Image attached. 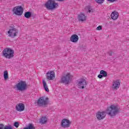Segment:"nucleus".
<instances>
[{
    "label": "nucleus",
    "instance_id": "3",
    "mask_svg": "<svg viewBox=\"0 0 129 129\" xmlns=\"http://www.w3.org/2000/svg\"><path fill=\"white\" fill-rule=\"evenodd\" d=\"M15 51L10 48H7L3 51V56L7 59H11L14 57Z\"/></svg>",
    "mask_w": 129,
    "mask_h": 129
},
{
    "label": "nucleus",
    "instance_id": "18",
    "mask_svg": "<svg viewBox=\"0 0 129 129\" xmlns=\"http://www.w3.org/2000/svg\"><path fill=\"white\" fill-rule=\"evenodd\" d=\"M48 121V118L46 116L42 117L40 120V123L44 124V123H46Z\"/></svg>",
    "mask_w": 129,
    "mask_h": 129
},
{
    "label": "nucleus",
    "instance_id": "24",
    "mask_svg": "<svg viewBox=\"0 0 129 129\" xmlns=\"http://www.w3.org/2000/svg\"><path fill=\"white\" fill-rule=\"evenodd\" d=\"M96 2L97 3V4H103L104 0H96Z\"/></svg>",
    "mask_w": 129,
    "mask_h": 129
},
{
    "label": "nucleus",
    "instance_id": "23",
    "mask_svg": "<svg viewBox=\"0 0 129 129\" xmlns=\"http://www.w3.org/2000/svg\"><path fill=\"white\" fill-rule=\"evenodd\" d=\"M87 8L88 10V13H93L94 12V10L91 6H88Z\"/></svg>",
    "mask_w": 129,
    "mask_h": 129
},
{
    "label": "nucleus",
    "instance_id": "7",
    "mask_svg": "<svg viewBox=\"0 0 129 129\" xmlns=\"http://www.w3.org/2000/svg\"><path fill=\"white\" fill-rule=\"evenodd\" d=\"M24 12V9L22 6H17L13 9V12L17 16H22Z\"/></svg>",
    "mask_w": 129,
    "mask_h": 129
},
{
    "label": "nucleus",
    "instance_id": "2",
    "mask_svg": "<svg viewBox=\"0 0 129 129\" xmlns=\"http://www.w3.org/2000/svg\"><path fill=\"white\" fill-rule=\"evenodd\" d=\"M72 80V76L70 73H67L66 75H62L59 81V83L67 85L71 83Z\"/></svg>",
    "mask_w": 129,
    "mask_h": 129
},
{
    "label": "nucleus",
    "instance_id": "25",
    "mask_svg": "<svg viewBox=\"0 0 129 129\" xmlns=\"http://www.w3.org/2000/svg\"><path fill=\"white\" fill-rule=\"evenodd\" d=\"M114 53V52L113 51V50H110L108 52V54L109 56H112V54H113Z\"/></svg>",
    "mask_w": 129,
    "mask_h": 129
},
{
    "label": "nucleus",
    "instance_id": "26",
    "mask_svg": "<svg viewBox=\"0 0 129 129\" xmlns=\"http://www.w3.org/2000/svg\"><path fill=\"white\" fill-rule=\"evenodd\" d=\"M14 126L16 127H19V122H15L14 124Z\"/></svg>",
    "mask_w": 129,
    "mask_h": 129
},
{
    "label": "nucleus",
    "instance_id": "28",
    "mask_svg": "<svg viewBox=\"0 0 129 129\" xmlns=\"http://www.w3.org/2000/svg\"><path fill=\"white\" fill-rule=\"evenodd\" d=\"M98 78H100V79H101V78H102L103 76H102V75L100 74L98 76Z\"/></svg>",
    "mask_w": 129,
    "mask_h": 129
},
{
    "label": "nucleus",
    "instance_id": "10",
    "mask_svg": "<svg viewBox=\"0 0 129 129\" xmlns=\"http://www.w3.org/2000/svg\"><path fill=\"white\" fill-rule=\"evenodd\" d=\"M70 124H71V121L67 119H64L61 120V126L63 127V128H66V127H70Z\"/></svg>",
    "mask_w": 129,
    "mask_h": 129
},
{
    "label": "nucleus",
    "instance_id": "20",
    "mask_svg": "<svg viewBox=\"0 0 129 129\" xmlns=\"http://www.w3.org/2000/svg\"><path fill=\"white\" fill-rule=\"evenodd\" d=\"M0 129H13L12 126H5L4 124H0Z\"/></svg>",
    "mask_w": 129,
    "mask_h": 129
},
{
    "label": "nucleus",
    "instance_id": "4",
    "mask_svg": "<svg viewBox=\"0 0 129 129\" xmlns=\"http://www.w3.org/2000/svg\"><path fill=\"white\" fill-rule=\"evenodd\" d=\"M45 8L47 10H54L58 7V4L54 0H48L45 4Z\"/></svg>",
    "mask_w": 129,
    "mask_h": 129
},
{
    "label": "nucleus",
    "instance_id": "22",
    "mask_svg": "<svg viewBox=\"0 0 129 129\" xmlns=\"http://www.w3.org/2000/svg\"><path fill=\"white\" fill-rule=\"evenodd\" d=\"M100 74L102 75L103 77H106V76H107V72L105 71L101 70L100 72Z\"/></svg>",
    "mask_w": 129,
    "mask_h": 129
},
{
    "label": "nucleus",
    "instance_id": "19",
    "mask_svg": "<svg viewBox=\"0 0 129 129\" xmlns=\"http://www.w3.org/2000/svg\"><path fill=\"white\" fill-rule=\"evenodd\" d=\"M24 17L25 18H26V19H30L31 17H32V12H26L24 14Z\"/></svg>",
    "mask_w": 129,
    "mask_h": 129
},
{
    "label": "nucleus",
    "instance_id": "27",
    "mask_svg": "<svg viewBox=\"0 0 129 129\" xmlns=\"http://www.w3.org/2000/svg\"><path fill=\"white\" fill-rule=\"evenodd\" d=\"M101 29H102V27H101V26H99L97 27L96 30H97L98 31H100Z\"/></svg>",
    "mask_w": 129,
    "mask_h": 129
},
{
    "label": "nucleus",
    "instance_id": "9",
    "mask_svg": "<svg viewBox=\"0 0 129 129\" xmlns=\"http://www.w3.org/2000/svg\"><path fill=\"white\" fill-rule=\"evenodd\" d=\"M88 83L86 82V80L84 79H81L78 83V86L79 88L81 89H84L87 86Z\"/></svg>",
    "mask_w": 129,
    "mask_h": 129
},
{
    "label": "nucleus",
    "instance_id": "12",
    "mask_svg": "<svg viewBox=\"0 0 129 129\" xmlns=\"http://www.w3.org/2000/svg\"><path fill=\"white\" fill-rule=\"evenodd\" d=\"M46 78L48 80H53L55 78V72L49 71L46 73Z\"/></svg>",
    "mask_w": 129,
    "mask_h": 129
},
{
    "label": "nucleus",
    "instance_id": "29",
    "mask_svg": "<svg viewBox=\"0 0 129 129\" xmlns=\"http://www.w3.org/2000/svg\"><path fill=\"white\" fill-rule=\"evenodd\" d=\"M108 2H110V3H113L114 2H115L116 0H107Z\"/></svg>",
    "mask_w": 129,
    "mask_h": 129
},
{
    "label": "nucleus",
    "instance_id": "17",
    "mask_svg": "<svg viewBox=\"0 0 129 129\" xmlns=\"http://www.w3.org/2000/svg\"><path fill=\"white\" fill-rule=\"evenodd\" d=\"M42 84L45 91L49 92V89L48 88V86H47V83H46V81H45V80H42Z\"/></svg>",
    "mask_w": 129,
    "mask_h": 129
},
{
    "label": "nucleus",
    "instance_id": "16",
    "mask_svg": "<svg viewBox=\"0 0 129 129\" xmlns=\"http://www.w3.org/2000/svg\"><path fill=\"white\" fill-rule=\"evenodd\" d=\"M78 19L79 22H84L86 21V16L83 14H81L78 16Z\"/></svg>",
    "mask_w": 129,
    "mask_h": 129
},
{
    "label": "nucleus",
    "instance_id": "14",
    "mask_svg": "<svg viewBox=\"0 0 129 129\" xmlns=\"http://www.w3.org/2000/svg\"><path fill=\"white\" fill-rule=\"evenodd\" d=\"M70 40L71 42H73V43H77V42H78V40H79V37L78 35L73 34L71 36Z\"/></svg>",
    "mask_w": 129,
    "mask_h": 129
},
{
    "label": "nucleus",
    "instance_id": "6",
    "mask_svg": "<svg viewBox=\"0 0 129 129\" xmlns=\"http://www.w3.org/2000/svg\"><path fill=\"white\" fill-rule=\"evenodd\" d=\"M17 90L19 91H24L27 89V83L25 81H20L15 85Z\"/></svg>",
    "mask_w": 129,
    "mask_h": 129
},
{
    "label": "nucleus",
    "instance_id": "5",
    "mask_svg": "<svg viewBox=\"0 0 129 129\" xmlns=\"http://www.w3.org/2000/svg\"><path fill=\"white\" fill-rule=\"evenodd\" d=\"M48 100L49 98L48 97L45 98L44 97H41L37 102V105H38V106H43L45 107L46 105H48V104L49 103Z\"/></svg>",
    "mask_w": 129,
    "mask_h": 129
},
{
    "label": "nucleus",
    "instance_id": "15",
    "mask_svg": "<svg viewBox=\"0 0 129 129\" xmlns=\"http://www.w3.org/2000/svg\"><path fill=\"white\" fill-rule=\"evenodd\" d=\"M119 15H118V13L116 11H114L111 14V18L112 20L114 21H115V20H117L118 19V16Z\"/></svg>",
    "mask_w": 129,
    "mask_h": 129
},
{
    "label": "nucleus",
    "instance_id": "11",
    "mask_svg": "<svg viewBox=\"0 0 129 129\" xmlns=\"http://www.w3.org/2000/svg\"><path fill=\"white\" fill-rule=\"evenodd\" d=\"M120 85V83H119V80H116L113 82L112 84V89L113 90H117L118 88H119V86Z\"/></svg>",
    "mask_w": 129,
    "mask_h": 129
},
{
    "label": "nucleus",
    "instance_id": "1",
    "mask_svg": "<svg viewBox=\"0 0 129 129\" xmlns=\"http://www.w3.org/2000/svg\"><path fill=\"white\" fill-rule=\"evenodd\" d=\"M119 112V107L114 105H111L110 107H107L106 112L98 111L96 114V117L99 120H101V119H103L106 116V113L112 117V116H115Z\"/></svg>",
    "mask_w": 129,
    "mask_h": 129
},
{
    "label": "nucleus",
    "instance_id": "21",
    "mask_svg": "<svg viewBox=\"0 0 129 129\" xmlns=\"http://www.w3.org/2000/svg\"><path fill=\"white\" fill-rule=\"evenodd\" d=\"M4 77L5 80H8V79L9 78V74L8 73V71H4Z\"/></svg>",
    "mask_w": 129,
    "mask_h": 129
},
{
    "label": "nucleus",
    "instance_id": "13",
    "mask_svg": "<svg viewBox=\"0 0 129 129\" xmlns=\"http://www.w3.org/2000/svg\"><path fill=\"white\" fill-rule=\"evenodd\" d=\"M17 111H24L25 110V105L23 103H19L16 106Z\"/></svg>",
    "mask_w": 129,
    "mask_h": 129
},
{
    "label": "nucleus",
    "instance_id": "8",
    "mask_svg": "<svg viewBox=\"0 0 129 129\" xmlns=\"http://www.w3.org/2000/svg\"><path fill=\"white\" fill-rule=\"evenodd\" d=\"M8 34L9 37L11 38H15V37L18 35V29L14 27H10V29L8 31Z\"/></svg>",
    "mask_w": 129,
    "mask_h": 129
}]
</instances>
